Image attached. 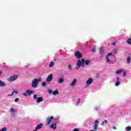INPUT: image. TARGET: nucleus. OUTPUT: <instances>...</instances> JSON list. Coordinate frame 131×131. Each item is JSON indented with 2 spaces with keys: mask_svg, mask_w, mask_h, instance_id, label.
<instances>
[{
  "mask_svg": "<svg viewBox=\"0 0 131 131\" xmlns=\"http://www.w3.org/2000/svg\"><path fill=\"white\" fill-rule=\"evenodd\" d=\"M49 93H50L51 94L52 91L50 90V91H49Z\"/></svg>",
  "mask_w": 131,
  "mask_h": 131,
  "instance_id": "nucleus-42",
  "label": "nucleus"
},
{
  "mask_svg": "<svg viewBox=\"0 0 131 131\" xmlns=\"http://www.w3.org/2000/svg\"><path fill=\"white\" fill-rule=\"evenodd\" d=\"M104 124H105V122L103 121L101 123V125H104Z\"/></svg>",
  "mask_w": 131,
  "mask_h": 131,
  "instance_id": "nucleus-39",
  "label": "nucleus"
},
{
  "mask_svg": "<svg viewBox=\"0 0 131 131\" xmlns=\"http://www.w3.org/2000/svg\"><path fill=\"white\" fill-rule=\"evenodd\" d=\"M84 63L85 65H89V64H90V60H84V59H82V60L78 59L75 67L76 69L77 70H78V69H79L81 66H83V65H84Z\"/></svg>",
  "mask_w": 131,
  "mask_h": 131,
  "instance_id": "nucleus-1",
  "label": "nucleus"
},
{
  "mask_svg": "<svg viewBox=\"0 0 131 131\" xmlns=\"http://www.w3.org/2000/svg\"><path fill=\"white\" fill-rule=\"evenodd\" d=\"M38 79H40V77L38 79H34L32 81V86L34 89L37 88V86L38 85Z\"/></svg>",
  "mask_w": 131,
  "mask_h": 131,
  "instance_id": "nucleus-2",
  "label": "nucleus"
},
{
  "mask_svg": "<svg viewBox=\"0 0 131 131\" xmlns=\"http://www.w3.org/2000/svg\"><path fill=\"white\" fill-rule=\"evenodd\" d=\"M18 94V92L17 91H14L12 92V94L11 95H8V97H11V96H13L14 95V94Z\"/></svg>",
  "mask_w": 131,
  "mask_h": 131,
  "instance_id": "nucleus-19",
  "label": "nucleus"
},
{
  "mask_svg": "<svg viewBox=\"0 0 131 131\" xmlns=\"http://www.w3.org/2000/svg\"><path fill=\"white\" fill-rule=\"evenodd\" d=\"M120 73H121V71H120V70L117 71L116 72L117 74H120Z\"/></svg>",
  "mask_w": 131,
  "mask_h": 131,
  "instance_id": "nucleus-29",
  "label": "nucleus"
},
{
  "mask_svg": "<svg viewBox=\"0 0 131 131\" xmlns=\"http://www.w3.org/2000/svg\"><path fill=\"white\" fill-rule=\"evenodd\" d=\"M2 74V72L1 71H0V75Z\"/></svg>",
  "mask_w": 131,
  "mask_h": 131,
  "instance_id": "nucleus-43",
  "label": "nucleus"
},
{
  "mask_svg": "<svg viewBox=\"0 0 131 131\" xmlns=\"http://www.w3.org/2000/svg\"><path fill=\"white\" fill-rule=\"evenodd\" d=\"M104 122L105 123L107 124V123L108 122V121H107V120H104Z\"/></svg>",
  "mask_w": 131,
  "mask_h": 131,
  "instance_id": "nucleus-38",
  "label": "nucleus"
},
{
  "mask_svg": "<svg viewBox=\"0 0 131 131\" xmlns=\"http://www.w3.org/2000/svg\"><path fill=\"white\" fill-rule=\"evenodd\" d=\"M113 53H114V54H116V53H117V50H116V49H114L113 50Z\"/></svg>",
  "mask_w": 131,
  "mask_h": 131,
  "instance_id": "nucleus-32",
  "label": "nucleus"
},
{
  "mask_svg": "<svg viewBox=\"0 0 131 131\" xmlns=\"http://www.w3.org/2000/svg\"><path fill=\"white\" fill-rule=\"evenodd\" d=\"M89 131H94L93 130H89Z\"/></svg>",
  "mask_w": 131,
  "mask_h": 131,
  "instance_id": "nucleus-45",
  "label": "nucleus"
},
{
  "mask_svg": "<svg viewBox=\"0 0 131 131\" xmlns=\"http://www.w3.org/2000/svg\"><path fill=\"white\" fill-rule=\"evenodd\" d=\"M18 79V75H14L12 76H11L10 78H9L7 80L8 81H14V80H16V79Z\"/></svg>",
  "mask_w": 131,
  "mask_h": 131,
  "instance_id": "nucleus-6",
  "label": "nucleus"
},
{
  "mask_svg": "<svg viewBox=\"0 0 131 131\" xmlns=\"http://www.w3.org/2000/svg\"><path fill=\"white\" fill-rule=\"evenodd\" d=\"M52 79H53V75L52 74H50L47 77V78L46 79V81H49L50 82V81H52Z\"/></svg>",
  "mask_w": 131,
  "mask_h": 131,
  "instance_id": "nucleus-11",
  "label": "nucleus"
},
{
  "mask_svg": "<svg viewBox=\"0 0 131 131\" xmlns=\"http://www.w3.org/2000/svg\"><path fill=\"white\" fill-rule=\"evenodd\" d=\"M53 95H59V91H58V89H56V90L53 92Z\"/></svg>",
  "mask_w": 131,
  "mask_h": 131,
  "instance_id": "nucleus-18",
  "label": "nucleus"
},
{
  "mask_svg": "<svg viewBox=\"0 0 131 131\" xmlns=\"http://www.w3.org/2000/svg\"><path fill=\"white\" fill-rule=\"evenodd\" d=\"M99 76H99V74H96V78H99Z\"/></svg>",
  "mask_w": 131,
  "mask_h": 131,
  "instance_id": "nucleus-33",
  "label": "nucleus"
},
{
  "mask_svg": "<svg viewBox=\"0 0 131 131\" xmlns=\"http://www.w3.org/2000/svg\"><path fill=\"white\" fill-rule=\"evenodd\" d=\"M126 41L128 45H131V38H128Z\"/></svg>",
  "mask_w": 131,
  "mask_h": 131,
  "instance_id": "nucleus-22",
  "label": "nucleus"
},
{
  "mask_svg": "<svg viewBox=\"0 0 131 131\" xmlns=\"http://www.w3.org/2000/svg\"><path fill=\"white\" fill-rule=\"evenodd\" d=\"M56 123H53L51 125L50 127L51 128H52L54 130L57 129V123L59 122V121H58V119H55Z\"/></svg>",
  "mask_w": 131,
  "mask_h": 131,
  "instance_id": "nucleus-5",
  "label": "nucleus"
},
{
  "mask_svg": "<svg viewBox=\"0 0 131 131\" xmlns=\"http://www.w3.org/2000/svg\"><path fill=\"white\" fill-rule=\"evenodd\" d=\"M99 53L100 55H103L104 54V48L101 47L99 48Z\"/></svg>",
  "mask_w": 131,
  "mask_h": 131,
  "instance_id": "nucleus-14",
  "label": "nucleus"
},
{
  "mask_svg": "<svg viewBox=\"0 0 131 131\" xmlns=\"http://www.w3.org/2000/svg\"><path fill=\"white\" fill-rule=\"evenodd\" d=\"M93 83V78H89L86 82V84L87 86H85V89H88L90 84H92Z\"/></svg>",
  "mask_w": 131,
  "mask_h": 131,
  "instance_id": "nucleus-7",
  "label": "nucleus"
},
{
  "mask_svg": "<svg viewBox=\"0 0 131 131\" xmlns=\"http://www.w3.org/2000/svg\"><path fill=\"white\" fill-rule=\"evenodd\" d=\"M33 99L34 100H37V95H36V94H34L33 95Z\"/></svg>",
  "mask_w": 131,
  "mask_h": 131,
  "instance_id": "nucleus-26",
  "label": "nucleus"
},
{
  "mask_svg": "<svg viewBox=\"0 0 131 131\" xmlns=\"http://www.w3.org/2000/svg\"><path fill=\"white\" fill-rule=\"evenodd\" d=\"M34 92L30 90H27L26 91V92L23 93V95L25 96V97H27V96H30L32 95V94H34Z\"/></svg>",
  "mask_w": 131,
  "mask_h": 131,
  "instance_id": "nucleus-4",
  "label": "nucleus"
},
{
  "mask_svg": "<svg viewBox=\"0 0 131 131\" xmlns=\"http://www.w3.org/2000/svg\"><path fill=\"white\" fill-rule=\"evenodd\" d=\"M42 126H43V124L40 123L36 126L35 130H33V131H37L40 129L42 127Z\"/></svg>",
  "mask_w": 131,
  "mask_h": 131,
  "instance_id": "nucleus-8",
  "label": "nucleus"
},
{
  "mask_svg": "<svg viewBox=\"0 0 131 131\" xmlns=\"http://www.w3.org/2000/svg\"><path fill=\"white\" fill-rule=\"evenodd\" d=\"M112 45H113V46H115L116 43H115V42H112Z\"/></svg>",
  "mask_w": 131,
  "mask_h": 131,
  "instance_id": "nucleus-41",
  "label": "nucleus"
},
{
  "mask_svg": "<svg viewBox=\"0 0 131 131\" xmlns=\"http://www.w3.org/2000/svg\"><path fill=\"white\" fill-rule=\"evenodd\" d=\"M95 110H98V108H95Z\"/></svg>",
  "mask_w": 131,
  "mask_h": 131,
  "instance_id": "nucleus-44",
  "label": "nucleus"
},
{
  "mask_svg": "<svg viewBox=\"0 0 131 131\" xmlns=\"http://www.w3.org/2000/svg\"><path fill=\"white\" fill-rule=\"evenodd\" d=\"M98 124H99V121H98V120H96L95 122V124L93 125V129L94 131L97 130V129L98 128Z\"/></svg>",
  "mask_w": 131,
  "mask_h": 131,
  "instance_id": "nucleus-9",
  "label": "nucleus"
},
{
  "mask_svg": "<svg viewBox=\"0 0 131 131\" xmlns=\"http://www.w3.org/2000/svg\"><path fill=\"white\" fill-rule=\"evenodd\" d=\"M10 111H11V112H12V113H14V112H15V110H14V108L11 107L10 109Z\"/></svg>",
  "mask_w": 131,
  "mask_h": 131,
  "instance_id": "nucleus-27",
  "label": "nucleus"
},
{
  "mask_svg": "<svg viewBox=\"0 0 131 131\" xmlns=\"http://www.w3.org/2000/svg\"><path fill=\"white\" fill-rule=\"evenodd\" d=\"M126 130L127 131H130L131 130V127L130 126H127L126 127Z\"/></svg>",
  "mask_w": 131,
  "mask_h": 131,
  "instance_id": "nucleus-23",
  "label": "nucleus"
},
{
  "mask_svg": "<svg viewBox=\"0 0 131 131\" xmlns=\"http://www.w3.org/2000/svg\"><path fill=\"white\" fill-rule=\"evenodd\" d=\"M117 81H119V77H117Z\"/></svg>",
  "mask_w": 131,
  "mask_h": 131,
  "instance_id": "nucleus-40",
  "label": "nucleus"
},
{
  "mask_svg": "<svg viewBox=\"0 0 131 131\" xmlns=\"http://www.w3.org/2000/svg\"><path fill=\"white\" fill-rule=\"evenodd\" d=\"M107 56L108 57H109V56H112V53H108Z\"/></svg>",
  "mask_w": 131,
  "mask_h": 131,
  "instance_id": "nucleus-37",
  "label": "nucleus"
},
{
  "mask_svg": "<svg viewBox=\"0 0 131 131\" xmlns=\"http://www.w3.org/2000/svg\"><path fill=\"white\" fill-rule=\"evenodd\" d=\"M49 67H50V68L54 67V62H51L50 63V64H49Z\"/></svg>",
  "mask_w": 131,
  "mask_h": 131,
  "instance_id": "nucleus-21",
  "label": "nucleus"
},
{
  "mask_svg": "<svg viewBox=\"0 0 131 131\" xmlns=\"http://www.w3.org/2000/svg\"><path fill=\"white\" fill-rule=\"evenodd\" d=\"M77 82V79H74L73 82L71 83V86H75V83Z\"/></svg>",
  "mask_w": 131,
  "mask_h": 131,
  "instance_id": "nucleus-13",
  "label": "nucleus"
},
{
  "mask_svg": "<svg viewBox=\"0 0 131 131\" xmlns=\"http://www.w3.org/2000/svg\"><path fill=\"white\" fill-rule=\"evenodd\" d=\"M106 62L107 63H110V58H109V56H106Z\"/></svg>",
  "mask_w": 131,
  "mask_h": 131,
  "instance_id": "nucleus-20",
  "label": "nucleus"
},
{
  "mask_svg": "<svg viewBox=\"0 0 131 131\" xmlns=\"http://www.w3.org/2000/svg\"><path fill=\"white\" fill-rule=\"evenodd\" d=\"M92 51L93 53H96V48H92Z\"/></svg>",
  "mask_w": 131,
  "mask_h": 131,
  "instance_id": "nucleus-28",
  "label": "nucleus"
},
{
  "mask_svg": "<svg viewBox=\"0 0 131 131\" xmlns=\"http://www.w3.org/2000/svg\"><path fill=\"white\" fill-rule=\"evenodd\" d=\"M130 56H131V54H129V55L128 56H127V63L128 64H129V63H130Z\"/></svg>",
  "mask_w": 131,
  "mask_h": 131,
  "instance_id": "nucleus-15",
  "label": "nucleus"
},
{
  "mask_svg": "<svg viewBox=\"0 0 131 131\" xmlns=\"http://www.w3.org/2000/svg\"><path fill=\"white\" fill-rule=\"evenodd\" d=\"M53 119H54V117L53 116L48 117L47 118L45 126H48V125H50V124H51V123H52V121H53Z\"/></svg>",
  "mask_w": 131,
  "mask_h": 131,
  "instance_id": "nucleus-3",
  "label": "nucleus"
},
{
  "mask_svg": "<svg viewBox=\"0 0 131 131\" xmlns=\"http://www.w3.org/2000/svg\"><path fill=\"white\" fill-rule=\"evenodd\" d=\"M75 56H76V58H77V59H80V58L82 57V55H81V53L78 51L75 52Z\"/></svg>",
  "mask_w": 131,
  "mask_h": 131,
  "instance_id": "nucleus-10",
  "label": "nucleus"
},
{
  "mask_svg": "<svg viewBox=\"0 0 131 131\" xmlns=\"http://www.w3.org/2000/svg\"><path fill=\"white\" fill-rule=\"evenodd\" d=\"M64 82V79L63 78H60L58 81V83H63Z\"/></svg>",
  "mask_w": 131,
  "mask_h": 131,
  "instance_id": "nucleus-16",
  "label": "nucleus"
},
{
  "mask_svg": "<svg viewBox=\"0 0 131 131\" xmlns=\"http://www.w3.org/2000/svg\"><path fill=\"white\" fill-rule=\"evenodd\" d=\"M18 101H19V98H16L14 100V101L16 102H18Z\"/></svg>",
  "mask_w": 131,
  "mask_h": 131,
  "instance_id": "nucleus-34",
  "label": "nucleus"
},
{
  "mask_svg": "<svg viewBox=\"0 0 131 131\" xmlns=\"http://www.w3.org/2000/svg\"><path fill=\"white\" fill-rule=\"evenodd\" d=\"M42 101H43V98L42 97H39L37 98L36 103H40V102H42Z\"/></svg>",
  "mask_w": 131,
  "mask_h": 131,
  "instance_id": "nucleus-12",
  "label": "nucleus"
},
{
  "mask_svg": "<svg viewBox=\"0 0 131 131\" xmlns=\"http://www.w3.org/2000/svg\"><path fill=\"white\" fill-rule=\"evenodd\" d=\"M80 103V99H78L77 101V105H78Z\"/></svg>",
  "mask_w": 131,
  "mask_h": 131,
  "instance_id": "nucleus-30",
  "label": "nucleus"
},
{
  "mask_svg": "<svg viewBox=\"0 0 131 131\" xmlns=\"http://www.w3.org/2000/svg\"><path fill=\"white\" fill-rule=\"evenodd\" d=\"M113 129H117V128H116V127H115V126H113Z\"/></svg>",
  "mask_w": 131,
  "mask_h": 131,
  "instance_id": "nucleus-36",
  "label": "nucleus"
},
{
  "mask_svg": "<svg viewBox=\"0 0 131 131\" xmlns=\"http://www.w3.org/2000/svg\"><path fill=\"white\" fill-rule=\"evenodd\" d=\"M69 70H72V66L71 64H69L68 67Z\"/></svg>",
  "mask_w": 131,
  "mask_h": 131,
  "instance_id": "nucleus-24",
  "label": "nucleus"
},
{
  "mask_svg": "<svg viewBox=\"0 0 131 131\" xmlns=\"http://www.w3.org/2000/svg\"><path fill=\"white\" fill-rule=\"evenodd\" d=\"M46 84H47V83L46 82H43L42 83V86H46Z\"/></svg>",
  "mask_w": 131,
  "mask_h": 131,
  "instance_id": "nucleus-31",
  "label": "nucleus"
},
{
  "mask_svg": "<svg viewBox=\"0 0 131 131\" xmlns=\"http://www.w3.org/2000/svg\"><path fill=\"white\" fill-rule=\"evenodd\" d=\"M120 83V82H119V81H117V82H116L115 83L116 86H118Z\"/></svg>",
  "mask_w": 131,
  "mask_h": 131,
  "instance_id": "nucleus-25",
  "label": "nucleus"
},
{
  "mask_svg": "<svg viewBox=\"0 0 131 131\" xmlns=\"http://www.w3.org/2000/svg\"><path fill=\"white\" fill-rule=\"evenodd\" d=\"M123 75V76H126V73L125 72H124Z\"/></svg>",
  "mask_w": 131,
  "mask_h": 131,
  "instance_id": "nucleus-35",
  "label": "nucleus"
},
{
  "mask_svg": "<svg viewBox=\"0 0 131 131\" xmlns=\"http://www.w3.org/2000/svg\"><path fill=\"white\" fill-rule=\"evenodd\" d=\"M0 86H6V84L4 81H2V80H0Z\"/></svg>",
  "mask_w": 131,
  "mask_h": 131,
  "instance_id": "nucleus-17",
  "label": "nucleus"
}]
</instances>
